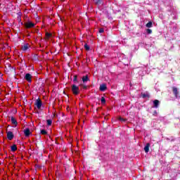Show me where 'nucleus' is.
<instances>
[{
	"label": "nucleus",
	"mask_w": 180,
	"mask_h": 180,
	"mask_svg": "<svg viewBox=\"0 0 180 180\" xmlns=\"http://www.w3.org/2000/svg\"><path fill=\"white\" fill-rule=\"evenodd\" d=\"M159 105H160V101L155 100L153 101V108H155L157 109V108H158Z\"/></svg>",
	"instance_id": "obj_11"
},
{
	"label": "nucleus",
	"mask_w": 180,
	"mask_h": 180,
	"mask_svg": "<svg viewBox=\"0 0 180 180\" xmlns=\"http://www.w3.org/2000/svg\"><path fill=\"white\" fill-rule=\"evenodd\" d=\"M99 89H100V91H101V92H105V91H106V89H108V86H106V84H101Z\"/></svg>",
	"instance_id": "obj_4"
},
{
	"label": "nucleus",
	"mask_w": 180,
	"mask_h": 180,
	"mask_svg": "<svg viewBox=\"0 0 180 180\" xmlns=\"http://www.w3.org/2000/svg\"><path fill=\"white\" fill-rule=\"evenodd\" d=\"M35 105L38 109L41 108V101L40 100H37Z\"/></svg>",
	"instance_id": "obj_9"
},
{
	"label": "nucleus",
	"mask_w": 180,
	"mask_h": 180,
	"mask_svg": "<svg viewBox=\"0 0 180 180\" xmlns=\"http://www.w3.org/2000/svg\"><path fill=\"white\" fill-rule=\"evenodd\" d=\"M84 49H85V50H86V51H89L91 48L89 47V46L88 44H85Z\"/></svg>",
	"instance_id": "obj_19"
},
{
	"label": "nucleus",
	"mask_w": 180,
	"mask_h": 180,
	"mask_svg": "<svg viewBox=\"0 0 180 180\" xmlns=\"http://www.w3.org/2000/svg\"><path fill=\"white\" fill-rule=\"evenodd\" d=\"M11 123L15 126H18V121H16V119L13 117H11Z\"/></svg>",
	"instance_id": "obj_13"
},
{
	"label": "nucleus",
	"mask_w": 180,
	"mask_h": 180,
	"mask_svg": "<svg viewBox=\"0 0 180 180\" xmlns=\"http://www.w3.org/2000/svg\"><path fill=\"white\" fill-rule=\"evenodd\" d=\"M24 134L26 137H29L30 136V129H25L24 130Z\"/></svg>",
	"instance_id": "obj_10"
},
{
	"label": "nucleus",
	"mask_w": 180,
	"mask_h": 180,
	"mask_svg": "<svg viewBox=\"0 0 180 180\" xmlns=\"http://www.w3.org/2000/svg\"><path fill=\"white\" fill-rule=\"evenodd\" d=\"M73 82H78V76L77 75L74 76Z\"/></svg>",
	"instance_id": "obj_21"
},
{
	"label": "nucleus",
	"mask_w": 180,
	"mask_h": 180,
	"mask_svg": "<svg viewBox=\"0 0 180 180\" xmlns=\"http://www.w3.org/2000/svg\"><path fill=\"white\" fill-rule=\"evenodd\" d=\"M146 27H153V22L149 21L147 24H146Z\"/></svg>",
	"instance_id": "obj_16"
},
{
	"label": "nucleus",
	"mask_w": 180,
	"mask_h": 180,
	"mask_svg": "<svg viewBox=\"0 0 180 180\" xmlns=\"http://www.w3.org/2000/svg\"><path fill=\"white\" fill-rule=\"evenodd\" d=\"M105 32V30H103V28H100L98 30V33H103Z\"/></svg>",
	"instance_id": "obj_24"
},
{
	"label": "nucleus",
	"mask_w": 180,
	"mask_h": 180,
	"mask_svg": "<svg viewBox=\"0 0 180 180\" xmlns=\"http://www.w3.org/2000/svg\"><path fill=\"white\" fill-rule=\"evenodd\" d=\"M119 120H120V122H126V120H124V118H122V117H119Z\"/></svg>",
	"instance_id": "obj_25"
},
{
	"label": "nucleus",
	"mask_w": 180,
	"mask_h": 180,
	"mask_svg": "<svg viewBox=\"0 0 180 180\" xmlns=\"http://www.w3.org/2000/svg\"><path fill=\"white\" fill-rule=\"evenodd\" d=\"M83 82H88L89 81V77H88V75L83 76L82 78Z\"/></svg>",
	"instance_id": "obj_14"
},
{
	"label": "nucleus",
	"mask_w": 180,
	"mask_h": 180,
	"mask_svg": "<svg viewBox=\"0 0 180 180\" xmlns=\"http://www.w3.org/2000/svg\"><path fill=\"white\" fill-rule=\"evenodd\" d=\"M41 134H46V130L41 129Z\"/></svg>",
	"instance_id": "obj_26"
},
{
	"label": "nucleus",
	"mask_w": 180,
	"mask_h": 180,
	"mask_svg": "<svg viewBox=\"0 0 180 180\" xmlns=\"http://www.w3.org/2000/svg\"><path fill=\"white\" fill-rule=\"evenodd\" d=\"M25 26L28 29H30V27H34V23L32 22H28L26 23Z\"/></svg>",
	"instance_id": "obj_6"
},
{
	"label": "nucleus",
	"mask_w": 180,
	"mask_h": 180,
	"mask_svg": "<svg viewBox=\"0 0 180 180\" xmlns=\"http://www.w3.org/2000/svg\"><path fill=\"white\" fill-rule=\"evenodd\" d=\"M25 79L28 82H32V75L29 73L25 75Z\"/></svg>",
	"instance_id": "obj_7"
},
{
	"label": "nucleus",
	"mask_w": 180,
	"mask_h": 180,
	"mask_svg": "<svg viewBox=\"0 0 180 180\" xmlns=\"http://www.w3.org/2000/svg\"><path fill=\"white\" fill-rule=\"evenodd\" d=\"M52 123H53V120H46L47 126H51Z\"/></svg>",
	"instance_id": "obj_17"
},
{
	"label": "nucleus",
	"mask_w": 180,
	"mask_h": 180,
	"mask_svg": "<svg viewBox=\"0 0 180 180\" xmlns=\"http://www.w3.org/2000/svg\"><path fill=\"white\" fill-rule=\"evenodd\" d=\"M96 5H101L102 4V0H94Z\"/></svg>",
	"instance_id": "obj_20"
},
{
	"label": "nucleus",
	"mask_w": 180,
	"mask_h": 180,
	"mask_svg": "<svg viewBox=\"0 0 180 180\" xmlns=\"http://www.w3.org/2000/svg\"><path fill=\"white\" fill-rule=\"evenodd\" d=\"M146 32L148 33V34H151V33H153V30H151L150 29H147Z\"/></svg>",
	"instance_id": "obj_23"
},
{
	"label": "nucleus",
	"mask_w": 180,
	"mask_h": 180,
	"mask_svg": "<svg viewBox=\"0 0 180 180\" xmlns=\"http://www.w3.org/2000/svg\"><path fill=\"white\" fill-rule=\"evenodd\" d=\"M172 92L175 96V98H178V88L176 87H172Z\"/></svg>",
	"instance_id": "obj_5"
},
{
	"label": "nucleus",
	"mask_w": 180,
	"mask_h": 180,
	"mask_svg": "<svg viewBox=\"0 0 180 180\" xmlns=\"http://www.w3.org/2000/svg\"><path fill=\"white\" fill-rule=\"evenodd\" d=\"M150 143H146V146L144 147L145 153H148V151H150Z\"/></svg>",
	"instance_id": "obj_12"
},
{
	"label": "nucleus",
	"mask_w": 180,
	"mask_h": 180,
	"mask_svg": "<svg viewBox=\"0 0 180 180\" xmlns=\"http://www.w3.org/2000/svg\"><path fill=\"white\" fill-rule=\"evenodd\" d=\"M54 36L53 35V33L51 32H46V40H51Z\"/></svg>",
	"instance_id": "obj_3"
},
{
	"label": "nucleus",
	"mask_w": 180,
	"mask_h": 180,
	"mask_svg": "<svg viewBox=\"0 0 180 180\" xmlns=\"http://www.w3.org/2000/svg\"><path fill=\"white\" fill-rule=\"evenodd\" d=\"M72 92L73 95H78L79 94V87L75 84L72 85Z\"/></svg>",
	"instance_id": "obj_1"
},
{
	"label": "nucleus",
	"mask_w": 180,
	"mask_h": 180,
	"mask_svg": "<svg viewBox=\"0 0 180 180\" xmlns=\"http://www.w3.org/2000/svg\"><path fill=\"white\" fill-rule=\"evenodd\" d=\"M46 134H47V132H46Z\"/></svg>",
	"instance_id": "obj_29"
},
{
	"label": "nucleus",
	"mask_w": 180,
	"mask_h": 180,
	"mask_svg": "<svg viewBox=\"0 0 180 180\" xmlns=\"http://www.w3.org/2000/svg\"><path fill=\"white\" fill-rule=\"evenodd\" d=\"M7 139H8V140H12V139H13V133H12V131L7 132Z\"/></svg>",
	"instance_id": "obj_8"
},
{
	"label": "nucleus",
	"mask_w": 180,
	"mask_h": 180,
	"mask_svg": "<svg viewBox=\"0 0 180 180\" xmlns=\"http://www.w3.org/2000/svg\"><path fill=\"white\" fill-rule=\"evenodd\" d=\"M18 150V148L16 147V145H13L11 146V151H16Z\"/></svg>",
	"instance_id": "obj_18"
},
{
	"label": "nucleus",
	"mask_w": 180,
	"mask_h": 180,
	"mask_svg": "<svg viewBox=\"0 0 180 180\" xmlns=\"http://www.w3.org/2000/svg\"><path fill=\"white\" fill-rule=\"evenodd\" d=\"M155 115H157V110H155V111L153 112V116H155Z\"/></svg>",
	"instance_id": "obj_28"
},
{
	"label": "nucleus",
	"mask_w": 180,
	"mask_h": 180,
	"mask_svg": "<svg viewBox=\"0 0 180 180\" xmlns=\"http://www.w3.org/2000/svg\"><path fill=\"white\" fill-rule=\"evenodd\" d=\"M82 86H83V89H86L88 88V86L86 85H83Z\"/></svg>",
	"instance_id": "obj_27"
},
{
	"label": "nucleus",
	"mask_w": 180,
	"mask_h": 180,
	"mask_svg": "<svg viewBox=\"0 0 180 180\" xmlns=\"http://www.w3.org/2000/svg\"><path fill=\"white\" fill-rule=\"evenodd\" d=\"M101 103H106V99H105V97H101Z\"/></svg>",
	"instance_id": "obj_22"
},
{
	"label": "nucleus",
	"mask_w": 180,
	"mask_h": 180,
	"mask_svg": "<svg viewBox=\"0 0 180 180\" xmlns=\"http://www.w3.org/2000/svg\"><path fill=\"white\" fill-rule=\"evenodd\" d=\"M142 98H150V94H148V93L146 94V93H141V94Z\"/></svg>",
	"instance_id": "obj_15"
},
{
	"label": "nucleus",
	"mask_w": 180,
	"mask_h": 180,
	"mask_svg": "<svg viewBox=\"0 0 180 180\" xmlns=\"http://www.w3.org/2000/svg\"><path fill=\"white\" fill-rule=\"evenodd\" d=\"M21 49L24 52L29 51V49H30V45L29 44H23Z\"/></svg>",
	"instance_id": "obj_2"
}]
</instances>
